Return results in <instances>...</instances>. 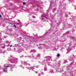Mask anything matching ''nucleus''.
<instances>
[{
	"mask_svg": "<svg viewBox=\"0 0 76 76\" xmlns=\"http://www.w3.org/2000/svg\"><path fill=\"white\" fill-rule=\"evenodd\" d=\"M4 66L5 67H7V68H9V66H6V65H4Z\"/></svg>",
	"mask_w": 76,
	"mask_h": 76,
	"instance_id": "f03ea898",
	"label": "nucleus"
},
{
	"mask_svg": "<svg viewBox=\"0 0 76 76\" xmlns=\"http://www.w3.org/2000/svg\"><path fill=\"white\" fill-rule=\"evenodd\" d=\"M10 47H12V45H11L10 46Z\"/></svg>",
	"mask_w": 76,
	"mask_h": 76,
	"instance_id": "0eeeda50",
	"label": "nucleus"
},
{
	"mask_svg": "<svg viewBox=\"0 0 76 76\" xmlns=\"http://www.w3.org/2000/svg\"><path fill=\"white\" fill-rule=\"evenodd\" d=\"M14 26L15 27V28H16V25H14Z\"/></svg>",
	"mask_w": 76,
	"mask_h": 76,
	"instance_id": "39448f33",
	"label": "nucleus"
},
{
	"mask_svg": "<svg viewBox=\"0 0 76 76\" xmlns=\"http://www.w3.org/2000/svg\"><path fill=\"white\" fill-rule=\"evenodd\" d=\"M15 24H16V25H19V23H16Z\"/></svg>",
	"mask_w": 76,
	"mask_h": 76,
	"instance_id": "20e7f679",
	"label": "nucleus"
},
{
	"mask_svg": "<svg viewBox=\"0 0 76 76\" xmlns=\"http://www.w3.org/2000/svg\"><path fill=\"white\" fill-rule=\"evenodd\" d=\"M0 17H1V15L0 14Z\"/></svg>",
	"mask_w": 76,
	"mask_h": 76,
	"instance_id": "6e6552de",
	"label": "nucleus"
},
{
	"mask_svg": "<svg viewBox=\"0 0 76 76\" xmlns=\"http://www.w3.org/2000/svg\"><path fill=\"white\" fill-rule=\"evenodd\" d=\"M23 5H25V3H24V2H23Z\"/></svg>",
	"mask_w": 76,
	"mask_h": 76,
	"instance_id": "423d86ee",
	"label": "nucleus"
},
{
	"mask_svg": "<svg viewBox=\"0 0 76 76\" xmlns=\"http://www.w3.org/2000/svg\"><path fill=\"white\" fill-rule=\"evenodd\" d=\"M3 71L4 72H7V70L6 69V68H4L3 69Z\"/></svg>",
	"mask_w": 76,
	"mask_h": 76,
	"instance_id": "f257e3e1",
	"label": "nucleus"
},
{
	"mask_svg": "<svg viewBox=\"0 0 76 76\" xmlns=\"http://www.w3.org/2000/svg\"><path fill=\"white\" fill-rule=\"evenodd\" d=\"M33 17L34 18H35V17Z\"/></svg>",
	"mask_w": 76,
	"mask_h": 76,
	"instance_id": "1a4fd4ad",
	"label": "nucleus"
},
{
	"mask_svg": "<svg viewBox=\"0 0 76 76\" xmlns=\"http://www.w3.org/2000/svg\"><path fill=\"white\" fill-rule=\"evenodd\" d=\"M60 54L58 53V55H57V57H60Z\"/></svg>",
	"mask_w": 76,
	"mask_h": 76,
	"instance_id": "7ed1b4c3",
	"label": "nucleus"
}]
</instances>
